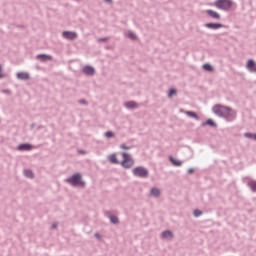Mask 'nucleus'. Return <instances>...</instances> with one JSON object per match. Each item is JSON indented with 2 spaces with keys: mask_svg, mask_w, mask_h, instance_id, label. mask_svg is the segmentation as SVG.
Masks as SVG:
<instances>
[{
  "mask_svg": "<svg viewBox=\"0 0 256 256\" xmlns=\"http://www.w3.org/2000/svg\"><path fill=\"white\" fill-rule=\"evenodd\" d=\"M82 72L88 77H93V75H95V68L93 66L86 65L83 67Z\"/></svg>",
  "mask_w": 256,
  "mask_h": 256,
  "instance_id": "8",
  "label": "nucleus"
},
{
  "mask_svg": "<svg viewBox=\"0 0 256 256\" xmlns=\"http://www.w3.org/2000/svg\"><path fill=\"white\" fill-rule=\"evenodd\" d=\"M204 27H206V29H212L213 31H217V29H223L225 25L221 23L208 22L204 24Z\"/></svg>",
  "mask_w": 256,
  "mask_h": 256,
  "instance_id": "7",
  "label": "nucleus"
},
{
  "mask_svg": "<svg viewBox=\"0 0 256 256\" xmlns=\"http://www.w3.org/2000/svg\"><path fill=\"white\" fill-rule=\"evenodd\" d=\"M192 173H195V169L194 168H189L188 169V174L191 175Z\"/></svg>",
  "mask_w": 256,
  "mask_h": 256,
  "instance_id": "33",
  "label": "nucleus"
},
{
  "mask_svg": "<svg viewBox=\"0 0 256 256\" xmlns=\"http://www.w3.org/2000/svg\"><path fill=\"white\" fill-rule=\"evenodd\" d=\"M16 77L20 81H27V80H29L30 76H29V73H27V72H18Z\"/></svg>",
  "mask_w": 256,
  "mask_h": 256,
  "instance_id": "12",
  "label": "nucleus"
},
{
  "mask_svg": "<svg viewBox=\"0 0 256 256\" xmlns=\"http://www.w3.org/2000/svg\"><path fill=\"white\" fill-rule=\"evenodd\" d=\"M2 71H3V68L0 65V79H3V77H5V74H1Z\"/></svg>",
  "mask_w": 256,
  "mask_h": 256,
  "instance_id": "34",
  "label": "nucleus"
},
{
  "mask_svg": "<svg viewBox=\"0 0 256 256\" xmlns=\"http://www.w3.org/2000/svg\"><path fill=\"white\" fill-rule=\"evenodd\" d=\"M246 68L250 73H256V63L255 60L249 59L246 64Z\"/></svg>",
  "mask_w": 256,
  "mask_h": 256,
  "instance_id": "9",
  "label": "nucleus"
},
{
  "mask_svg": "<svg viewBox=\"0 0 256 256\" xmlns=\"http://www.w3.org/2000/svg\"><path fill=\"white\" fill-rule=\"evenodd\" d=\"M150 195H151V197H155L157 199V198L161 197V190L154 187L150 190Z\"/></svg>",
  "mask_w": 256,
  "mask_h": 256,
  "instance_id": "17",
  "label": "nucleus"
},
{
  "mask_svg": "<svg viewBox=\"0 0 256 256\" xmlns=\"http://www.w3.org/2000/svg\"><path fill=\"white\" fill-rule=\"evenodd\" d=\"M31 127H35V124H32Z\"/></svg>",
  "mask_w": 256,
  "mask_h": 256,
  "instance_id": "39",
  "label": "nucleus"
},
{
  "mask_svg": "<svg viewBox=\"0 0 256 256\" xmlns=\"http://www.w3.org/2000/svg\"><path fill=\"white\" fill-rule=\"evenodd\" d=\"M62 37L64 39H67L68 41H75V39H77L78 35H77V32L63 31L62 32Z\"/></svg>",
  "mask_w": 256,
  "mask_h": 256,
  "instance_id": "6",
  "label": "nucleus"
},
{
  "mask_svg": "<svg viewBox=\"0 0 256 256\" xmlns=\"http://www.w3.org/2000/svg\"><path fill=\"white\" fill-rule=\"evenodd\" d=\"M52 229H57V224H52Z\"/></svg>",
  "mask_w": 256,
  "mask_h": 256,
  "instance_id": "37",
  "label": "nucleus"
},
{
  "mask_svg": "<svg viewBox=\"0 0 256 256\" xmlns=\"http://www.w3.org/2000/svg\"><path fill=\"white\" fill-rule=\"evenodd\" d=\"M132 173L134 177H139L140 179H147L149 177V170L143 166L135 167Z\"/></svg>",
  "mask_w": 256,
  "mask_h": 256,
  "instance_id": "4",
  "label": "nucleus"
},
{
  "mask_svg": "<svg viewBox=\"0 0 256 256\" xmlns=\"http://www.w3.org/2000/svg\"><path fill=\"white\" fill-rule=\"evenodd\" d=\"M80 153H83V151H80Z\"/></svg>",
  "mask_w": 256,
  "mask_h": 256,
  "instance_id": "40",
  "label": "nucleus"
},
{
  "mask_svg": "<svg viewBox=\"0 0 256 256\" xmlns=\"http://www.w3.org/2000/svg\"><path fill=\"white\" fill-rule=\"evenodd\" d=\"M185 114L187 117H191L192 119H195L196 121H199L201 119L199 115H197L194 111H186Z\"/></svg>",
  "mask_w": 256,
  "mask_h": 256,
  "instance_id": "19",
  "label": "nucleus"
},
{
  "mask_svg": "<svg viewBox=\"0 0 256 256\" xmlns=\"http://www.w3.org/2000/svg\"><path fill=\"white\" fill-rule=\"evenodd\" d=\"M24 175L28 179H34V177H35V174L31 170H24Z\"/></svg>",
  "mask_w": 256,
  "mask_h": 256,
  "instance_id": "23",
  "label": "nucleus"
},
{
  "mask_svg": "<svg viewBox=\"0 0 256 256\" xmlns=\"http://www.w3.org/2000/svg\"><path fill=\"white\" fill-rule=\"evenodd\" d=\"M206 14L208 15V17H211L212 19H216V21H219L221 19V14L214 10H206Z\"/></svg>",
  "mask_w": 256,
  "mask_h": 256,
  "instance_id": "10",
  "label": "nucleus"
},
{
  "mask_svg": "<svg viewBox=\"0 0 256 256\" xmlns=\"http://www.w3.org/2000/svg\"><path fill=\"white\" fill-rule=\"evenodd\" d=\"M163 239H173V232L171 230H165L161 233Z\"/></svg>",
  "mask_w": 256,
  "mask_h": 256,
  "instance_id": "18",
  "label": "nucleus"
},
{
  "mask_svg": "<svg viewBox=\"0 0 256 256\" xmlns=\"http://www.w3.org/2000/svg\"><path fill=\"white\" fill-rule=\"evenodd\" d=\"M207 125L209 127L217 128V123L213 119H211V118H209L207 121L203 122L201 124V127H207Z\"/></svg>",
  "mask_w": 256,
  "mask_h": 256,
  "instance_id": "13",
  "label": "nucleus"
},
{
  "mask_svg": "<svg viewBox=\"0 0 256 256\" xmlns=\"http://www.w3.org/2000/svg\"><path fill=\"white\" fill-rule=\"evenodd\" d=\"M109 220H110V223H112V225H119V218L117 216L110 215Z\"/></svg>",
  "mask_w": 256,
  "mask_h": 256,
  "instance_id": "21",
  "label": "nucleus"
},
{
  "mask_svg": "<svg viewBox=\"0 0 256 256\" xmlns=\"http://www.w3.org/2000/svg\"><path fill=\"white\" fill-rule=\"evenodd\" d=\"M105 137H107V139H111V137H115V133H113V131H107L105 133Z\"/></svg>",
  "mask_w": 256,
  "mask_h": 256,
  "instance_id": "29",
  "label": "nucleus"
},
{
  "mask_svg": "<svg viewBox=\"0 0 256 256\" xmlns=\"http://www.w3.org/2000/svg\"><path fill=\"white\" fill-rule=\"evenodd\" d=\"M248 187L251 189L252 193H256V180L249 181Z\"/></svg>",
  "mask_w": 256,
  "mask_h": 256,
  "instance_id": "20",
  "label": "nucleus"
},
{
  "mask_svg": "<svg viewBox=\"0 0 256 256\" xmlns=\"http://www.w3.org/2000/svg\"><path fill=\"white\" fill-rule=\"evenodd\" d=\"M36 59H40V61H51V59H53V57L49 54H38L36 56Z\"/></svg>",
  "mask_w": 256,
  "mask_h": 256,
  "instance_id": "14",
  "label": "nucleus"
},
{
  "mask_svg": "<svg viewBox=\"0 0 256 256\" xmlns=\"http://www.w3.org/2000/svg\"><path fill=\"white\" fill-rule=\"evenodd\" d=\"M107 41H109V38H107V37L98 38V39H97V42H98V43H105V42H107Z\"/></svg>",
  "mask_w": 256,
  "mask_h": 256,
  "instance_id": "31",
  "label": "nucleus"
},
{
  "mask_svg": "<svg viewBox=\"0 0 256 256\" xmlns=\"http://www.w3.org/2000/svg\"><path fill=\"white\" fill-rule=\"evenodd\" d=\"M94 237H96V239H102L101 234H99V233H95Z\"/></svg>",
  "mask_w": 256,
  "mask_h": 256,
  "instance_id": "35",
  "label": "nucleus"
},
{
  "mask_svg": "<svg viewBox=\"0 0 256 256\" xmlns=\"http://www.w3.org/2000/svg\"><path fill=\"white\" fill-rule=\"evenodd\" d=\"M3 93H9V90H3Z\"/></svg>",
  "mask_w": 256,
  "mask_h": 256,
  "instance_id": "38",
  "label": "nucleus"
},
{
  "mask_svg": "<svg viewBox=\"0 0 256 256\" xmlns=\"http://www.w3.org/2000/svg\"><path fill=\"white\" fill-rule=\"evenodd\" d=\"M105 3H109V4H112L113 3V0H104Z\"/></svg>",
  "mask_w": 256,
  "mask_h": 256,
  "instance_id": "36",
  "label": "nucleus"
},
{
  "mask_svg": "<svg viewBox=\"0 0 256 256\" xmlns=\"http://www.w3.org/2000/svg\"><path fill=\"white\" fill-rule=\"evenodd\" d=\"M124 107H126V109H137L139 104H137L135 101H128L124 103Z\"/></svg>",
  "mask_w": 256,
  "mask_h": 256,
  "instance_id": "15",
  "label": "nucleus"
},
{
  "mask_svg": "<svg viewBox=\"0 0 256 256\" xmlns=\"http://www.w3.org/2000/svg\"><path fill=\"white\" fill-rule=\"evenodd\" d=\"M120 149H123L124 151H129L130 149H133V146H127L125 144L120 145Z\"/></svg>",
  "mask_w": 256,
  "mask_h": 256,
  "instance_id": "30",
  "label": "nucleus"
},
{
  "mask_svg": "<svg viewBox=\"0 0 256 256\" xmlns=\"http://www.w3.org/2000/svg\"><path fill=\"white\" fill-rule=\"evenodd\" d=\"M203 69H204V71L211 72V71H213V66L209 63H206V64L203 65Z\"/></svg>",
  "mask_w": 256,
  "mask_h": 256,
  "instance_id": "25",
  "label": "nucleus"
},
{
  "mask_svg": "<svg viewBox=\"0 0 256 256\" xmlns=\"http://www.w3.org/2000/svg\"><path fill=\"white\" fill-rule=\"evenodd\" d=\"M110 163H114V165H119V160L117 159L116 154H112L109 156Z\"/></svg>",
  "mask_w": 256,
  "mask_h": 256,
  "instance_id": "22",
  "label": "nucleus"
},
{
  "mask_svg": "<svg viewBox=\"0 0 256 256\" xmlns=\"http://www.w3.org/2000/svg\"><path fill=\"white\" fill-rule=\"evenodd\" d=\"M80 105H87V101L85 99L79 100Z\"/></svg>",
  "mask_w": 256,
  "mask_h": 256,
  "instance_id": "32",
  "label": "nucleus"
},
{
  "mask_svg": "<svg viewBox=\"0 0 256 256\" xmlns=\"http://www.w3.org/2000/svg\"><path fill=\"white\" fill-rule=\"evenodd\" d=\"M66 183H69L72 187H85V181H83V175L81 173H74L66 179Z\"/></svg>",
  "mask_w": 256,
  "mask_h": 256,
  "instance_id": "2",
  "label": "nucleus"
},
{
  "mask_svg": "<svg viewBox=\"0 0 256 256\" xmlns=\"http://www.w3.org/2000/svg\"><path fill=\"white\" fill-rule=\"evenodd\" d=\"M244 137H246L247 139H253L254 141H256V133L253 134V133L247 132L244 134Z\"/></svg>",
  "mask_w": 256,
  "mask_h": 256,
  "instance_id": "24",
  "label": "nucleus"
},
{
  "mask_svg": "<svg viewBox=\"0 0 256 256\" xmlns=\"http://www.w3.org/2000/svg\"><path fill=\"white\" fill-rule=\"evenodd\" d=\"M169 161L174 167H181V165H183V161L177 160L173 156H169Z\"/></svg>",
  "mask_w": 256,
  "mask_h": 256,
  "instance_id": "16",
  "label": "nucleus"
},
{
  "mask_svg": "<svg viewBox=\"0 0 256 256\" xmlns=\"http://www.w3.org/2000/svg\"><path fill=\"white\" fill-rule=\"evenodd\" d=\"M128 39H131L132 41H135V39H137V35H135V33H133V32H129L128 33Z\"/></svg>",
  "mask_w": 256,
  "mask_h": 256,
  "instance_id": "28",
  "label": "nucleus"
},
{
  "mask_svg": "<svg viewBox=\"0 0 256 256\" xmlns=\"http://www.w3.org/2000/svg\"><path fill=\"white\" fill-rule=\"evenodd\" d=\"M193 215L194 217H201V215H203V211L199 210V209H196L193 211Z\"/></svg>",
  "mask_w": 256,
  "mask_h": 256,
  "instance_id": "27",
  "label": "nucleus"
},
{
  "mask_svg": "<svg viewBox=\"0 0 256 256\" xmlns=\"http://www.w3.org/2000/svg\"><path fill=\"white\" fill-rule=\"evenodd\" d=\"M214 5L217 9H220L221 11H229L233 7V1L232 0H216L214 2Z\"/></svg>",
  "mask_w": 256,
  "mask_h": 256,
  "instance_id": "3",
  "label": "nucleus"
},
{
  "mask_svg": "<svg viewBox=\"0 0 256 256\" xmlns=\"http://www.w3.org/2000/svg\"><path fill=\"white\" fill-rule=\"evenodd\" d=\"M173 95H177V90L174 88H171L168 92V97L171 99V97H173Z\"/></svg>",
  "mask_w": 256,
  "mask_h": 256,
  "instance_id": "26",
  "label": "nucleus"
},
{
  "mask_svg": "<svg viewBox=\"0 0 256 256\" xmlns=\"http://www.w3.org/2000/svg\"><path fill=\"white\" fill-rule=\"evenodd\" d=\"M32 149H33V145L30 143H23L17 146L18 151H31Z\"/></svg>",
  "mask_w": 256,
  "mask_h": 256,
  "instance_id": "11",
  "label": "nucleus"
},
{
  "mask_svg": "<svg viewBox=\"0 0 256 256\" xmlns=\"http://www.w3.org/2000/svg\"><path fill=\"white\" fill-rule=\"evenodd\" d=\"M233 108L221 104H216L212 107V112L216 117H220V119H225V121H231L229 118L231 117V112Z\"/></svg>",
  "mask_w": 256,
  "mask_h": 256,
  "instance_id": "1",
  "label": "nucleus"
},
{
  "mask_svg": "<svg viewBox=\"0 0 256 256\" xmlns=\"http://www.w3.org/2000/svg\"><path fill=\"white\" fill-rule=\"evenodd\" d=\"M123 160L121 165L124 169H131L135 165V160L127 152L122 153Z\"/></svg>",
  "mask_w": 256,
  "mask_h": 256,
  "instance_id": "5",
  "label": "nucleus"
}]
</instances>
